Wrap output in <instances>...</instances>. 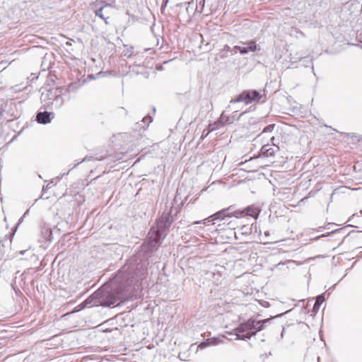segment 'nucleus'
<instances>
[{
  "label": "nucleus",
  "instance_id": "f257e3e1",
  "mask_svg": "<svg viewBox=\"0 0 362 362\" xmlns=\"http://www.w3.org/2000/svg\"><path fill=\"white\" fill-rule=\"evenodd\" d=\"M131 259L128 265L124 266L108 283L104 284L79 305L81 309L97 306L111 307L119 301L117 306L127 301L132 295V288L138 281L136 277L144 274L146 270L144 264L135 267Z\"/></svg>",
  "mask_w": 362,
  "mask_h": 362
},
{
  "label": "nucleus",
  "instance_id": "f03ea898",
  "mask_svg": "<svg viewBox=\"0 0 362 362\" xmlns=\"http://www.w3.org/2000/svg\"><path fill=\"white\" fill-rule=\"evenodd\" d=\"M234 206H230L228 208L221 209L216 213L214 214L211 216H209L208 218L199 221H194V224H200L204 223L206 224L209 222H212L216 220H221L227 221L228 218L231 217L239 218L240 216H250L255 219H257L260 213V210L259 208L252 205L249 206L243 209L235 210Z\"/></svg>",
  "mask_w": 362,
  "mask_h": 362
},
{
  "label": "nucleus",
  "instance_id": "7ed1b4c3",
  "mask_svg": "<svg viewBox=\"0 0 362 362\" xmlns=\"http://www.w3.org/2000/svg\"><path fill=\"white\" fill-rule=\"evenodd\" d=\"M261 93L259 91L256 90H245L240 93L235 98L230 100L231 103H245L246 105L251 104L252 103H263L266 100V94Z\"/></svg>",
  "mask_w": 362,
  "mask_h": 362
},
{
  "label": "nucleus",
  "instance_id": "20e7f679",
  "mask_svg": "<svg viewBox=\"0 0 362 362\" xmlns=\"http://www.w3.org/2000/svg\"><path fill=\"white\" fill-rule=\"evenodd\" d=\"M164 239V235L160 236V235H156L154 230H149L148 240L141 245V251L145 254L156 251L161 245Z\"/></svg>",
  "mask_w": 362,
  "mask_h": 362
},
{
  "label": "nucleus",
  "instance_id": "39448f33",
  "mask_svg": "<svg viewBox=\"0 0 362 362\" xmlns=\"http://www.w3.org/2000/svg\"><path fill=\"white\" fill-rule=\"evenodd\" d=\"M251 320H247L246 322L240 323L238 327L233 329L235 334L237 336L235 339L243 340L239 337H242L243 334H245L247 332H251V326L254 325Z\"/></svg>",
  "mask_w": 362,
  "mask_h": 362
},
{
  "label": "nucleus",
  "instance_id": "423d86ee",
  "mask_svg": "<svg viewBox=\"0 0 362 362\" xmlns=\"http://www.w3.org/2000/svg\"><path fill=\"white\" fill-rule=\"evenodd\" d=\"M169 228L167 226V225L165 224L163 221L160 218L158 219L156 222V226L151 227L150 230H154V232L156 233V235H164V238L167 235V230Z\"/></svg>",
  "mask_w": 362,
  "mask_h": 362
},
{
  "label": "nucleus",
  "instance_id": "0eeeda50",
  "mask_svg": "<svg viewBox=\"0 0 362 362\" xmlns=\"http://www.w3.org/2000/svg\"><path fill=\"white\" fill-rule=\"evenodd\" d=\"M252 322H254V325L251 326V332H247L245 334H243L242 337H239L240 339L246 340L250 339L252 337L255 336L258 332L261 331L263 329V326H260V324H257L258 320H256L253 318L249 319Z\"/></svg>",
  "mask_w": 362,
  "mask_h": 362
},
{
  "label": "nucleus",
  "instance_id": "6e6552de",
  "mask_svg": "<svg viewBox=\"0 0 362 362\" xmlns=\"http://www.w3.org/2000/svg\"><path fill=\"white\" fill-rule=\"evenodd\" d=\"M53 117L54 114L52 112H38L36 115V121L40 124H45L49 123Z\"/></svg>",
  "mask_w": 362,
  "mask_h": 362
},
{
  "label": "nucleus",
  "instance_id": "1a4fd4ad",
  "mask_svg": "<svg viewBox=\"0 0 362 362\" xmlns=\"http://www.w3.org/2000/svg\"><path fill=\"white\" fill-rule=\"evenodd\" d=\"M59 89L60 88H53L47 90L46 92H43L41 95V100L42 101H53L54 97H56L57 93L59 92ZM49 103H51L48 102L47 105H49Z\"/></svg>",
  "mask_w": 362,
  "mask_h": 362
},
{
  "label": "nucleus",
  "instance_id": "9d476101",
  "mask_svg": "<svg viewBox=\"0 0 362 362\" xmlns=\"http://www.w3.org/2000/svg\"><path fill=\"white\" fill-rule=\"evenodd\" d=\"M243 45H245L242 47L245 50L247 51V54L249 52H255L257 50H260V48L256 44V42L254 40H250L245 42H243Z\"/></svg>",
  "mask_w": 362,
  "mask_h": 362
},
{
  "label": "nucleus",
  "instance_id": "9b49d317",
  "mask_svg": "<svg viewBox=\"0 0 362 362\" xmlns=\"http://www.w3.org/2000/svg\"><path fill=\"white\" fill-rule=\"evenodd\" d=\"M220 342H221V340H219L218 338H215V337H214V338H209L206 340L201 342L198 345V348L201 349H205L206 347H207L209 346L217 345Z\"/></svg>",
  "mask_w": 362,
  "mask_h": 362
},
{
  "label": "nucleus",
  "instance_id": "f8f14e48",
  "mask_svg": "<svg viewBox=\"0 0 362 362\" xmlns=\"http://www.w3.org/2000/svg\"><path fill=\"white\" fill-rule=\"evenodd\" d=\"M62 88L59 89V92H58L56 95V97H54L53 101L51 102V104L52 106H54L55 109L60 108L63 103H64V99L62 96Z\"/></svg>",
  "mask_w": 362,
  "mask_h": 362
},
{
  "label": "nucleus",
  "instance_id": "ddd939ff",
  "mask_svg": "<svg viewBox=\"0 0 362 362\" xmlns=\"http://www.w3.org/2000/svg\"><path fill=\"white\" fill-rule=\"evenodd\" d=\"M232 122L233 119L230 117L226 116L223 113H222L218 121L215 123V124L218 128L223 127L227 124H231Z\"/></svg>",
  "mask_w": 362,
  "mask_h": 362
},
{
  "label": "nucleus",
  "instance_id": "4468645a",
  "mask_svg": "<svg viewBox=\"0 0 362 362\" xmlns=\"http://www.w3.org/2000/svg\"><path fill=\"white\" fill-rule=\"evenodd\" d=\"M260 153L264 157H272L275 154V151L269 144H266L261 148Z\"/></svg>",
  "mask_w": 362,
  "mask_h": 362
},
{
  "label": "nucleus",
  "instance_id": "2eb2a0df",
  "mask_svg": "<svg viewBox=\"0 0 362 362\" xmlns=\"http://www.w3.org/2000/svg\"><path fill=\"white\" fill-rule=\"evenodd\" d=\"M233 54V50L228 45H226L224 46L223 49H222L218 53V57L221 59H223Z\"/></svg>",
  "mask_w": 362,
  "mask_h": 362
},
{
  "label": "nucleus",
  "instance_id": "dca6fc26",
  "mask_svg": "<svg viewBox=\"0 0 362 362\" xmlns=\"http://www.w3.org/2000/svg\"><path fill=\"white\" fill-rule=\"evenodd\" d=\"M108 6L107 4L105 5L104 6L95 10V13L96 16H98L101 19L105 21V23L106 24H108L107 19L109 18L108 16H105L104 13V10L105 8H107Z\"/></svg>",
  "mask_w": 362,
  "mask_h": 362
},
{
  "label": "nucleus",
  "instance_id": "f3484780",
  "mask_svg": "<svg viewBox=\"0 0 362 362\" xmlns=\"http://www.w3.org/2000/svg\"><path fill=\"white\" fill-rule=\"evenodd\" d=\"M324 301H325V296L323 294L317 296L316 297L315 303L313 305V311L317 312Z\"/></svg>",
  "mask_w": 362,
  "mask_h": 362
},
{
  "label": "nucleus",
  "instance_id": "a211bd4d",
  "mask_svg": "<svg viewBox=\"0 0 362 362\" xmlns=\"http://www.w3.org/2000/svg\"><path fill=\"white\" fill-rule=\"evenodd\" d=\"M160 218L162 219V221H163V222L165 223V225H167V226L168 228L170 227L172 223H173V217L172 216L170 215V213L168 214H164L161 216Z\"/></svg>",
  "mask_w": 362,
  "mask_h": 362
},
{
  "label": "nucleus",
  "instance_id": "6ab92c4d",
  "mask_svg": "<svg viewBox=\"0 0 362 362\" xmlns=\"http://www.w3.org/2000/svg\"><path fill=\"white\" fill-rule=\"evenodd\" d=\"M103 159H104V157H103V156L93 158V156H86L85 158H83V159L81 162L75 164L74 168L76 167L79 163L85 162V161H88V160H102Z\"/></svg>",
  "mask_w": 362,
  "mask_h": 362
},
{
  "label": "nucleus",
  "instance_id": "aec40b11",
  "mask_svg": "<svg viewBox=\"0 0 362 362\" xmlns=\"http://www.w3.org/2000/svg\"><path fill=\"white\" fill-rule=\"evenodd\" d=\"M232 49L233 50V54L238 52H240L241 54H247V51L242 48V46L236 45Z\"/></svg>",
  "mask_w": 362,
  "mask_h": 362
},
{
  "label": "nucleus",
  "instance_id": "412c9836",
  "mask_svg": "<svg viewBox=\"0 0 362 362\" xmlns=\"http://www.w3.org/2000/svg\"><path fill=\"white\" fill-rule=\"evenodd\" d=\"M274 127H275L274 124H269V125L266 126L263 129V130L262 132V134L267 133V132H272L274 130Z\"/></svg>",
  "mask_w": 362,
  "mask_h": 362
},
{
  "label": "nucleus",
  "instance_id": "4be33fe9",
  "mask_svg": "<svg viewBox=\"0 0 362 362\" xmlns=\"http://www.w3.org/2000/svg\"><path fill=\"white\" fill-rule=\"evenodd\" d=\"M274 317H275L267 318V319H265V320H258V322L257 323V324H260V326H263L264 327V326L267 325V323H269Z\"/></svg>",
  "mask_w": 362,
  "mask_h": 362
},
{
  "label": "nucleus",
  "instance_id": "5701e85b",
  "mask_svg": "<svg viewBox=\"0 0 362 362\" xmlns=\"http://www.w3.org/2000/svg\"><path fill=\"white\" fill-rule=\"evenodd\" d=\"M45 233L46 235H48V237H47V238H46V239H47L48 241L51 242V241H52V230H49V229H47V230H45Z\"/></svg>",
  "mask_w": 362,
  "mask_h": 362
},
{
  "label": "nucleus",
  "instance_id": "b1692460",
  "mask_svg": "<svg viewBox=\"0 0 362 362\" xmlns=\"http://www.w3.org/2000/svg\"><path fill=\"white\" fill-rule=\"evenodd\" d=\"M141 122L144 123L147 122V126H148V124L152 122V118L150 116H146L143 118Z\"/></svg>",
  "mask_w": 362,
  "mask_h": 362
},
{
  "label": "nucleus",
  "instance_id": "393cba45",
  "mask_svg": "<svg viewBox=\"0 0 362 362\" xmlns=\"http://www.w3.org/2000/svg\"><path fill=\"white\" fill-rule=\"evenodd\" d=\"M77 88H78L77 83H72L69 84V90H75L77 89Z\"/></svg>",
  "mask_w": 362,
  "mask_h": 362
},
{
  "label": "nucleus",
  "instance_id": "a878e982",
  "mask_svg": "<svg viewBox=\"0 0 362 362\" xmlns=\"http://www.w3.org/2000/svg\"><path fill=\"white\" fill-rule=\"evenodd\" d=\"M133 54L132 47H131L129 49H127L124 52V55L127 57H130Z\"/></svg>",
  "mask_w": 362,
  "mask_h": 362
},
{
  "label": "nucleus",
  "instance_id": "bb28decb",
  "mask_svg": "<svg viewBox=\"0 0 362 362\" xmlns=\"http://www.w3.org/2000/svg\"><path fill=\"white\" fill-rule=\"evenodd\" d=\"M340 229H337V230H334L331 232V233H333L334 232H337L338 230H339ZM330 234V233H327V234H322L320 236H318L317 238H315V240H317L318 238H320V237H326V236H328Z\"/></svg>",
  "mask_w": 362,
  "mask_h": 362
},
{
  "label": "nucleus",
  "instance_id": "cd10ccee",
  "mask_svg": "<svg viewBox=\"0 0 362 362\" xmlns=\"http://www.w3.org/2000/svg\"><path fill=\"white\" fill-rule=\"evenodd\" d=\"M4 112V110L3 109V107L1 106H0V119L3 117Z\"/></svg>",
  "mask_w": 362,
  "mask_h": 362
},
{
  "label": "nucleus",
  "instance_id": "c85d7f7f",
  "mask_svg": "<svg viewBox=\"0 0 362 362\" xmlns=\"http://www.w3.org/2000/svg\"><path fill=\"white\" fill-rule=\"evenodd\" d=\"M204 0H199V6H201V11L204 8Z\"/></svg>",
  "mask_w": 362,
  "mask_h": 362
},
{
  "label": "nucleus",
  "instance_id": "c756f323",
  "mask_svg": "<svg viewBox=\"0 0 362 362\" xmlns=\"http://www.w3.org/2000/svg\"><path fill=\"white\" fill-rule=\"evenodd\" d=\"M26 250H22L20 251V254L23 255L25 252Z\"/></svg>",
  "mask_w": 362,
  "mask_h": 362
},
{
  "label": "nucleus",
  "instance_id": "7c9ffc66",
  "mask_svg": "<svg viewBox=\"0 0 362 362\" xmlns=\"http://www.w3.org/2000/svg\"><path fill=\"white\" fill-rule=\"evenodd\" d=\"M284 331V328H283V331H282V332H281V337H283Z\"/></svg>",
  "mask_w": 362,
  "mask_h": 362
},
{
  "label": "nucleus",
  "instance_id": "2f4dec72",
  "mask_svg": "<svg viewBox=\"0 0 362 362\" xmlns=\"http://www.w3.org/2000/svg\"><path fill=\"white\" fill-rule=\"evenodd\" d=\"M264 234H265V235H269V233L268 232H265Z\"/></svg>",
  "mask_w": 362,
  "mask_h": 362
},
{
  "label": "nucleus",
  "instance_id": "473e14b6",
  "mask_svg": "<svg viewBox=\"0 0 362 362\" xmlns=\"http://www.w3.org/2000/svg\"><path fill=\"white\" fill-rule=\"evenodd\" d=\"M307 199V197H305L304 199H302L301 201H304V199Z\"/></svg>",
  "mask_w": 362,
  "mask_h": 362
}]
</instances>
